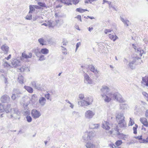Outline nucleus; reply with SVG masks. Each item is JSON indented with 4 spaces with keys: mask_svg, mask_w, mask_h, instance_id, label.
Returning a JSON list of instances; mask_svg holds the SVG:
<instances>
[{
    "mask_svg": "<svg viewBox=\"0 0 148 148\" xmlns=\"http://www.w3.org/2000/svg\"><path fill=\"white\" fill-rule=\"evenodd\" d=\"M126 104H121L120 105V108L121 109H123L126 107Z\"/></svg>",
    "mask_w": 148,
    "mask_h": 148,
    "instance_id": "5fc2aeb1",
    "label": "nucleus"
},
{
    "mask_svg": "<svg viewBox=\"0 0 148 148\" xmlns=\"http://www.w3.org/2000/svg\"><path fill=\"white\" fill-rule=\"evenodd\" d=\"M11 64L12 68H16L19 66H21V63L20 60L16 59H15L12 60Z\"/></svg>",
    "mask_w": 148,
    "mask_h": 148,
    "instance_id": "0eeeda50",
    "label": "nucleus"
},
{
    "mask_svg": "<svg viewBox=\"0 0 148 148\" xmlns=\"http://www.w3.org/2000/svg\"><path fill=\"white\" fill-rule=\"evenodd\" d=\"M68 43V42L65 39H63L62 43L63 44V45H64V46L66 45Z\"/></svg>",
    "mask_w": 148,
    "mask_h": 148,
    "instance_id": "603ef678",
    "label": "nucleus"
},
{
    "mask_svg": "<svg viewBox=\"0 0 148 148\" xmlns=\"http://www.w3.org/2000/svg\"><path fill=\"white\" fill-rule=\"evenodd\" d=\"M84 82L85 83H87L89 84H92V80L87 73H84Z\"/></svg>",
    "mask_w": 148,
    "mask_h": 148,
    "instance_id": "ddd939ff",
    "label": "nucleus"
},
{
    "mask_svg": "<svg viewBox=\"0 0 148 148\" xmlns=\"http://www.w3.org/2000/svg\"><path fill=\"white\" fill-rule=\"evenodd\" d=\"M3 65L4 67L8 69H10L11 67V66L10 65L8 64L7 62H5L3 64Z\"/></svg>",
    "mask_w": 148,
    "mask_h": 148,
    "instance_id": "58836bf2",
    "label": "nucleus"
},
{
    "mask_svg": "<svg viewBox=\"0 0 148 148\" xmlns=\"http://www.w3.org/2000/svg\"><path fill=\"white\" fill-rule=\"evenodd\" d=\"M140 121L145 126L148 127V122L147 119L145 118H141Z\"/></svg>",
    "mask_w": 148,
    "mask_h": 148,
    "instance_id": "6ab92c4d",
    "label": "nucleus"
},
{
    "mask_svg": "<svg viewBox=\"0 0 148 148\" xmlns=\"http://www.w3.org/2000/svg\"><path fill=\"white\" fill-rule=\"evenodd\" d=\"M49 52L48 49L46 48L42 49L40 50V53L46 55L49 53Z\"/></svg>",
    "mask_w": 148,
    "mask_h": 148,
    "instance_id": "cd10ccee",
    "label": "nucleus"
},
{
    "mask_svg": "<svg viewBox=\"0 0 148 148\" xmlns=\"http://www.w3.org/2000/svg\"><path fill=\"white\" fill-rule=\"evenodd\" d=\"M79 1V0H73V3L74 4H77Z\"/></svg>",
    "mask_w": 148,
    "mask_h": 148,
    "instance_id": "680f3d73",
    "label": "nucleus"
},
{
    "mask_svg": "<svg viewBox=\"0 0 148 148\" xmlns=\"http://www.w3.org/2000/svg\"><path fill=\"white\" fill-rule=\"evenodd\" d=\"M72 114L73 115L78 114L79 113L75 111H74L72 112Z\"/></svg>",
    "mask_w": 148,
    "mask_h": 148,
    "instance_id": "774afa93",
    "label": "nucleus"
},
{
    "mask_svg": "<svg viewBox=\"0 0 148 148\" xmlns=\"http://www.w3.org/2000/svg\"><path fill=\"white\" fill-rule=\"evenodd\" d=\"M24 88L30 93H32L33 92L32 88L30 86H25Z\"/></svg>",
    "mask_w": 148,
    "mask_h": 148,
    "instance_id": "393cba45",
    "label": "nucleus"
},
{
    "mask_svg": "<svg viewBox=\"0 0 148 148\" xmlns=\"http://www.w3.org/2000/svg\"><path fill=\"white\" fill-rule=\"evenodd\" d=\"M86 133L87 134V136H88L89 139L90 140L95 136V135L94 132L92 131H90Z\"/></svg>",
    "mask_w": 148,
    "mask_h": 148,
    "instance_id": "412c9836",
    "label": "nucleus"
},
{
    "mask_svg": "<svg viewBox=\"0 0 148 148\" xmlns=\"http://www.w3.org/2000/svg\"><path fill=\"white\" fill-rule=\"evenodd\" d=\"M109 38L112 40L115 41L118 38L117 36L116 35L114 36V35H111L110 34L109 35Z\"/></svg>",
    "mask_w": 148,
    "mask_h": 148,
    "instance_id": "7c9ffc66",
    "label": "nucleus"
},
{
    "mask_svg": "<svg viewBox=\"0 0 148 148\" xmlns=\"http://www.w3.org/2000/svg\"><path fill=\"white\" fill-rule=\"evenodd\" d=\"M19 97H17V95L15 93L13 94L11 97V98L13 100H15L16 98Z\"/></svg>",
    "mask_w": 148,
    "mask_h": 148,
    "instance_id": "864d4df0",
    "label": "nucleus"
},
{
    "mask_svg": "<svg viewBox=\"0 0 148 148\" xmlns=\"http://www.w3.org/2000/svg\"><path fill=\"white\" fill-rule=\"evenodd\" d=\"M121 20L124 23L125 25H126L127 26L129 25V21L127 20H125L124 18L122 17L121 16L120 17Z\"/></svg>",
    "mask_w": 148,
    "mask_h": 148,
    "instance_id": "c756f323",
    "label": "nucleus"
},
{
    "mask_svg": "<svg viewBox=\"0 0 148 148\" xmlns=\"http://www.w3.org/2000/svg\"><path fill=\"white\" fill-rule=\"evenodd\" d=\"M134 123V121H133L132 119L131 118H130V120L128 124V125L130 126H132V125Z\"/></svg>",
    "mask_w": 148,
    "mask_h": 148,
    "instance_id": "09e8293b",
    "label": "nucleus"
},
{
    "mask_svg": "<svg viewBox=\"0 0 148 148\" xmlns=\"http://www.w3.org/2000/svg\"><path fill=\"white\" fill-rule=\"evenodd\" d=\"M22 114L24 115H28L30 114L29 110L27 106L25 107L24 110L22 112Z\"/></svg>",
    "mask_w": 148,
    "mask_h": 148,
    "instance_id": "5701e85b",
    "label": "nucleus"
},
{
    "mask_svg": "<svg viewBox=\"0 0 148 148\" xmlns=\"http://www.w3.org/2000/svg\"><path fill=\"white\" fill-rule=\"evenodd\" d=\"M86 146L87 148H94L95 147V145L89 142L86 144Z\"/></svg>",
    "mask_w": 148,
    "mask_h": 148,
    "instance_id": "c85d7f7f",
    "label": "nucleus"
},
{
    "mask_svg": "<svg viewBox=\"0 0 148 148\" xmlns=\"http://www.w3.org/2000/svg\"><path fill=\"white\" fill-rule=\"evenodd\" d=\"M22 56L23 58H31L32 57V54L31 53H29V55H27L26 53H22Z\"/></svg>",
    "mask_w": 148,
    "mask_h": 148,
    "instance_id": "4be33fe9",
    "label": "nucleus"
},
{
    "mask_svg": "<svg viewBox=\"0 0 148 148\" xmlns=\"http://www.w3.org/2000/svg\"><path fill=\"white\" fill-rule=\"evenodd\" d=\"M99 126V124H94L93 123H90L89 125V127L90 129H97Z\"/></svg>",
    "mask_w": 148,
    "mask_h": 148,
    "instance_id": "bb28decb",
    "label": "nucleus"
},
{
    "mask_svg": "<svg viewBox=\"0 0 148 148\" xmlns=\"http://www.w3.org/2000/svg\"><path fill=\"white\" fill-rule=\"evenodd\" d=\"M138 53L139 54V55L140 56H142L143 54L144 53V51H143V50H140V51H139V50H138Z\"/></svg>",
    "mask_w": 148,
    "mask_h": 148,
    "instance_id": "4d7b16f0",
    "label": "nucleus"
},
{
    "mask_svg": "<svg viewBox=\"0 0 148 148\" xmlns=\"http://www.w3.org/2000/svg\"><path fill=\"white\" fill-rule=\"evenodd\" d=\"M31 84L34 88L39 90L42 91L43 89V87L40 84L37 83L36 81H32L31 83Z\"/></svg>",
    "mask_w": 148,
    "mask_h": 148,
    "instance_id": "6e6552de",
    "label": "nucleus"
},
{
    "mask_svg": "<svg viewBox=\"0 0 148 148\" xmlns=\"http://www.w3.org/2000/svg\"><path fill=\"white\" fill-rule=\"evenodd\" d=\"M32 116L34 119L38 118L41 116L40 112L36 109H33L31 112Z\"/></svg>",
    "mask_w": 148,
    "mask_h": 148,
    "instance_id": "1a4fd4ad",
    "label": "nucleus"
},
{
    "mask_svg": "<svg viewBox=\"0 0 148 148\" xmlns=\"http://www.w3.org/2000/svg\"><path fill=\"white\" fill-rule=\"evenodd\" d=\"M81 45V43L80 42H77L76 45V48L75 51H76L77 50V49L80 46V45Z\"/></svg>",
    "mask_w": 148,
    "mask_h": 148,
    "instance_id": "bf43d9fd",
    "label": "nucleus"
},
{
    "mask_svg": "<svg viewBox=\"0 0 148 148\" xmlns=\"http://www.w3.org/2000/svg\"><path fill=\"white\" fill-rule=\"evenodd\" d=\"M38 41L40 45L42 46L46 45H47V41L45 40L43 38H39Z\"/></svg>",
    "mask_w": 148,
    "mask_h": 148,
    "instance_id": "aec40b11",
    "label": "nucleus"
},
{
    "mask_svg": "<svg viewBox=\"0 0 148 148\" xmlns=\"http://www.w3.org/2000/svg\"><path fill=\"white\" fill-rule=\"evenodd\" d=\"M29 14L27 15L25 17V19L27 20H31L32 18V15L30 14Z\"/></svg>",
    "mask_w": 148,
    "mask_h": 148,
    "instance_id": "de8ad7c7",
    "label": "nucleus"
},
{
    "mask_svg": "<svg viewBox=\"0 0 148 148\" xmlns=\"http://www.w3.org/2000/svg\"><path fill=\"white\" fill-rule=\"evenodd\" d=\"M109 7L110 8H112V9H114L115 11H117V9L116 8H115L114 6L112 5L111 4H110L109 5Z\"/></svg>",
    "mask_w": 148,
    "mask_h": 148,
    "instance_id": "13d9d810",
    "label": "nucleus"
},
{
    "mask_svg": "<svg viewBox=\"0 0 148 148\" xmlns=\"http://www.w3.org/2000/svg\"><path fill=\"white\" fill-rule=\"evenodd\" d=\"M46 100L45 98L43 97H40L39 99V102L41 106H44L46 103Z\"/></svg>",
    "mask_w": 148,
    "mask_h": 148,
    "instance_id": "2eb2a0df",
    "label": "nucleus"
},
{
    "mask_svg": "<svg viewBox=\"0 0 148 148\" xmlns=\"http://www.w3.org/2000/svg\"><path fill=\"white\" fill-rule=\"evenodd\" d=\"M29 14L32 13V12L35 11V9L34 7V5H30L29 7Z\"/></svg>",
    "mask_w": 148,
    "mask_h": 148,
    "instance_id": "72a5a7b5",
    "label": "nucleus"
},
{
    "mask_svg": "<svg viewBox=\"0 0 148 148\" xmlns=\"http://www.w3.org/2000/svg\"><path fill=\"white\" fill-rule=\"evenodd\" d=\"M25 68V67L23 66L22 67L19 69H18V71L20 72H23L24 71Z\"/></svg>",
    "mask_w": 148,
    "mask_h": 148,
    "instance_id": "8fccbe9b",
    "label": "nucleus"
},
{
    "mask_svg": "<svg viewBox=\"0 0 148 148\" xmlns=\"http://www.w3.org/2000/svg\"><path fill=\"white\" fill-rule=\"evenodd\" d=\"M138 127V125L137 124H135V127H133V129L134 131L133 133L135 134H136L137 133V129Z\"/></svg>",
    "mask_w": 148,
    "mask_h": 148,
    "instance_id": "a19ab883",
    "label": "nucleus"
},
{
    "mask_svg": "<svg viewBox=\"0 0 148 148\" xmlns=\"http://www.w3.org/2000/svg\"><path fill=\"white\" fill-rule=\"evenodd\" d=\"M123 143L122 141L121 140H118L115 142V144L117 146H119Z\"/></svg>",
    "mask_w": 148,
    "mask_h": 148,
    "instance_id": "79ce46f5",
    "label": "nucleus"
},
{
    "mask_svg": "<svg viewBox=\"0 0 148 148\" xmlns=\"http://www.w3.org/2000/svg\"><path fill=\"white\" fill-rule=\"evenodd\" d=\"M4 111L6 113L10 112V115H8L7 116L10 119H16L18 118L17 116H19L20 114V111L16 108L12 109L10 105H8L5 107H4Z\"/></svg>",
    "mask_w": 148,
    "mask_h": 148,
    "instance_id": "f03ea898",
    "label": "nucleus"
},
{
    "mask_svg": "<svg viewBox=\"0 0 148 148\" xmlns=\"http://www.w3.org/2000/svg\"><path fill=\"white\" fill-rule=\"evenodd\" d=\"M88 67L90 71L94 73L95 74H97L98 73L99 71L92 65H89Z\"/></svg>",
    "mask_w": 148,
    "mask_h": 148,
    "instance_id": "a211bd4d",
    "label": "nucleus"
},
{
    "mask_svg": "<svg viewBox=\"0 0 148 148\" xmlns=\"http://www.w3.org/2000/svg\"><path fill=\"white\" fill-rule=\"evenodd\" d=\"M48 92V91L47 92V93L45 94V97L47 100H49L50 101H51V99L50 97V95Z\"/></svg>",
    "mask_w": 148,
    "mask_h": 148,
    "instance_id": "f704fd0d",
    "label": "nucleus"
},
{
    "mask_svg": "<svg viewBox=\"0 0 148 148\" xmlns=\"http://www.w3.org/2000/svg\"><path fill=\"white\" fill-rule=\"evenodd\" d=\"M86 99L87 100H83L81 101H78V105L82 106H88L91 104L93 101V99L91 97L88 98V99Z\"/></svg>",
    "mask_w": 148,
    "mask_h": 148,
    "instance_id": "20e7f679",
    "label": "nucleus"
},
{
    "mask_svg": "<svg viewBox=\"0 0 148 148\" xmlns=\"http://www.w3.org/2000/svg\"><path fill=\"white\" fill-rule=\"evenodd\" d=\"M141 83V86L143 87L148 86V77L146 76L142 77Z\"/></svg>",
    "mask_w": 148,
    "mask_h": 148,
    "instance_id": "f8f14e48",
    "label": "nucleus"
},
{
    "mask_svg": "<svg viewBox=\"0 0 148 148\" xmlns=\"http://www.w3.org/2000/svg\"><path fill=\"white\" fill-rule=\"evenodd\" d=\"M110 147H112V148H115L116 147V146L113 143H111L110 145Z\"/></svg>",
    "mask_w": 148,
    "mask_h": 148,
    "instance_id": "69168bd1",
    "label": "nucleus"
},
{
    "mask_svg": "<svg viewBox=\"0 0 148 148\" xmlns=\"http://www.w3.org/2000/svg\"><path fill=\"white\" fill-rule=\"evenodd\" d=\"M18 82L21 84H23L24 82V77L21 75H19L18 78Z\"/></svg>",
    "mask_w": 148,
    "mask_h": 148,
    "instance_id": "a878e982",
    "label": "nucleus"
},
{
    "mask_svg": "<svg viewBox=\"0 0 148 148\" xmlns=\"http://www.w3.org/2000/svg\"><path fill=\"white\" fill-rule=\"evenodd\" d=\"M66 101L68 103H69V104H70V107H71L72 108H74V105L71 102H70L68 100H66Z\"/></svg>",
    "mask_w": 148,
    "mask_h": 148,
    "instance_id": "6e6d98bb",
    "label": "nucleus"
},
{
    "mask_svg": "<svg viewBox=\"0 0 148 148\" xmlns=\"http://www.w3.org/2000/svg\"><path fill=\"white\" fill-rule=\"evenodd\" d=\"M109 123L107 121H104L103 122L102 127L106 130H109L110 129Z\"/></svg>",
    "mask_w": 148,
    "mask_h": 148,
    "instance_id": "dca6fc26",
    "label": "nucleus"
},
{
    "mask_svg": "<svg viewBox=\"0 0 148 148\" xmlns=\"http://www.w3.org/2000/svg\"><path fill=\"white\" fill-rule=\"evenodd\" d=\"M76 18H77L78 19H79L81 22L82 21L81 20V15H77Z\"/></svg>",
    "mask_w": 148,
    "mask_h": 148,
    "instance_id": "0e129e2a",
    "label": "nucleus"
},
{
    "mask_svg": "<svg viewBox=\"0 0 148 148\" xmlns=\"http://www.w3.org/2000/svg\"><path fill=\"white\" fill-rule=\"evenodd\" d=\"M4 107L2 104H0V113H1L4 111Z\"/></svg>",
    "mask_w": 148,
    "mask_h": 148,
    "instance_id": "3c124183",
    "label": "nucleus"
},
{
    "mask_svg": "<svg viewBox=\"0 0 148 148\" xmlns=\"http://www.w3.org/2000/svg\"><path fill=\"white\" fill-rule=\"evenodd\" d=\"M142 94L145 97V99L148 101V94L145 92H143Z\"/></svg>",
    "mask_w": 148,
    "mask_h": 148,
    "instance_id": "ea45409f",
    "label": "nucleus"
},
{
    "mask_svg": "<svg viewBox=\"0 0 148 148\" xmlns=\"http://www.w3.org/2000/svg\"><path fill=\"white\" fill-rule=\"evenodd\" d=\"M112 30L110 29H106L104 31V33L106 34H107L108 32H110Z\"/></svg>",
    "mask_w": 148,
    "mask_h": 148,
    "instance_id": "e2e57ef3",
    "label": "nucleus"
},
{
    "mask_svg": "<svg viewBox=\"0 0 148 148\" xmlns=\"http://www.w3.org/2000/svg\"><path fill=\"white\" fill-rule=\"evenodd\" d=\"M85 3H91L92 2L90 0H85Z\"/></svg>",
    "mask_w": 148,
    "mask_h": 148,
    "instance_id": "338daca9",
    "label": "nucleus"
},
{
    "mask_svg": "<svg viewBox=\"0 0 148 148\" xmlns=\"http://www.w3.org/2000/svg\"><path fill=\"white\" fill-rule=\"evenodd\" d=\"M76 11L77 12H79L80 13H83L87 11V10L86 9H83L80 8H77L76 9Z\"/></svg>",
    "mask_w": 148,
    "mask_h": 148,
    "instance_id": "c9c22d12",
    "label": "nucleus"
},
{
    "mask_svg": "<svg viewBox=\"0 0 148 148\" xmlns=\"http://www.w3.org/2000/svg\"><path fill=\"white\" fill-rule=\"evenodd\" d=\"M117 136L119 138L122 139H124L125 138V135L123 134H121L119 131H118Z\"/></svg>",
    "mask_w": 148,
    "mask_h": 148,
    "instance_id": "473e14b6",
    "label": "nucleus"
},
{
    "mask_svg": "<svg viewBox=\"0 0 148 148\" xmlns=\"http://www.w3.org/2000/svg\"><path fill=\"white\" fill-rule=\"evenodd\" d=\"M14 92L16 94L17 97H20V95L21 94V92L19 90L17 89L14 90Z\"/></svg>",
    "mask_w": 148,
    "mask_h": 148,
    "instance_id": "2f4dec72",
    "label": "nucleus"
},
{
    "mask_svg": "<svg viewBox=\"0 0 148 148\" xmlns=\"http://www.w3.org/2000/svg\"><path fill=\"white\" fill-rule=\"evenodd\" d=\"M64 4H67L68 5H72L71 0H65Z\"/></svg>",
    "mask_w": 148,
    "mask_h": 148,
    "instance_id": "49530a36",
    "label": "nucleus"
},
{
    "mask_svg": "<svg viewBox=\"0 0 148 148\" xmlns=\"http://www.w3.org/2000/svg\"><path fill=\"white\" fill-rule=\"evenodd\" d=\"M26 118L27 121L28 122L30 123L32 121V119L31 116H29L28 115H27Z\"/></svg>",
    "mask_w": 148,
    "mask_h": 148,
    "instance_id": "c03bdc74",
    "label": "nucleus"
},
{
    "mask_svg": "<svg viewBox=\"0 0 148 148\" xmlns=\"http://www.w3.org/2000/svg\"><path fill=\"white\" fill-rule=\"evenodd\" d=\"M46 59V58L45 57V56L43 55H41L40 57L38 60L40 61H42Z\"/></svg>",
    "mask_w": 148,
    "mask_h": 148,
    "instance_id": "a18cd8bd",
    "label": "nucleus"
},
{
    "mask_svg": "<svg viewBox=\"0 0 148 148\" xmlns=\"http://www.w3.org/2000/svg\"><path fill=\"white\" fill-rule=\"evenodd\" d=\"M101 96L102 94L106 95H108L107 93L110 91L109 88L107 86H103L101 89Z\"/></svg>",
    "mask_w": 148,
    "mask_h": 148,
    "instance_id": "9d476101",
    "label": "nucleus"
},
{
    "mask_svg": "<svg viewBox=\"0 0 148 148\" xmlns=\"http://www.w3.org/2000/svg\"><path fill=\"white\" fill-rule=\"evenodd\" d=\"M1 101L3 103H8L10 101V98L7 95H4L1 99Z\"/></svg>",
    "mask_w": 148,
    "mask_h": 148,
    "instance_id": "4468645a",
    "label": "nucleus"
},
{
    "mask_svg": "<svg viewBox=\"0 0 148 148\" xmlns=\"http://www.w3.org/2000/svg\"><path fill=\"white\" fill-rule=\"evenodd\" d=\"M102 97L104 101L107 102H109L111 99L116 100L119 102H124L122 96L118 92H111L108 94V95L102 94Z\"/></svg>",
    "mask_w": 148,
    "mask_h": 148,
    "instance_id": "f257e3e1",
    "label": "nucleus"
},
{
    "mask_svg": "<svg viewBox=\"0 0 148 148\" xmlns=\"http://www.w3.org/2000/svg\"><path fill=\"white\" fill-rule=\"evenodd\" d=\"M89 137H88V136H87V133H85L83 136V139L85 140H90Z\"/></svg>",
    "mask_w": 148,
    "mask_h": 148,
    "instance_id": "e433bc0d",
    "label": "nucleus"
},
{
    "mask_svg": "<svg viewBox=\"0 0 148 148\" xmlns=\"http://www.w3.org/2000/svg\"><path fill=\"white\" fill-rule=\"evenodd\" d=\"M38 4L41 7H46V5L45 3L39 2L38 3Z\"/></svg>",
    "mask_w": 148,
    "mask_h": 148,
    "instance_id": "37998d69",
    "label": "nucleus"
},
{
    "mask_svg": "<svg viewBox=\"0 0 148 148\" xmlns=\"http://www.w3.org/2000/svg\"><path fill=\"white\" fill-rule=\"evenodd\" d=\"M33 51L36 55L37 56L40 53V50L38 47L34 48L33 49Z\"/></svg>",
    "mask_w": 148,
    "mask_h": 148,
    "instance_id": "b1692460",
    "label": "nucleus"
},
{
    "mask_svg": "<svg viewBox=\"0 0 148 148\" xmlns=\"http://www.w3.org/2000/svg\"><path fill=\"white\" fill-rule=\"evenodd\" d=\"M95 114L94 111L88 110L86 111L84 114V117L86 119H91L93 118Z\"/></svg>",
    "mask_w": 148,
    "mask_h": 148,
    "instance_id": "39448f33",
    "label": "nucleus"
},
{
    "mask_svg": "<svg viewBox=\"0 0 148 148\" xmlns=\"http://www.w3.org/2000/svg\"><path fill=\"white\" fill-rule=\"evenodd\" d=\"M79 98L81 99H82L84 98V95L83 94H80L79 95Z\"/></svg>",
    "mask_w": 148,
    "mask_h": 148,
    "instance_id": "052dcab7",
    "label": "nucleus"
},
{
    "mask_svg": "<svg viewBox=\"0 0 148 148\" xmlns=\"http://www.w3.org/2000/svg\"><path fill=\"white\" fill-rule=\"evenodd\" d=\"M135 138L136 139L138 140L140 143H148V136L147 137L146 139H143V136L141 135L136 136Z\"/></svg>",
    "mask_w": 148,
    "mask_h": 148,
    "instance_id": "9b49d317",
    "label": "nucleus"
},
{
    "mask_svg": "<svg viewBox=\"0 0 148 148\" xmlns=\"http://www.w3.org/2000/svg\"><path fill=\"white\" fill-rule=\"evenodd\" d=\"M1 49L5 54H7L9 50V47L6 45H2L1 47Z\"/></svg>",
    "mask_w": 148,
    "mask_h": 148,
    "instance_id": "f3484780",
    "label": "nucleus"
},
{
    "mask_svg": "<svg viewBox=\"0 0 148 148\" xmlns=\"http://www.w3.org/2000/svg\"><path fill=\"white\" fill-rule=\"evenodd\" d=\"M116 118L119 126L121 128H125L126 123L125 120V117L123 113H117L116 114Z\"/></svg>",
    "mask_w": 148,
    "mask_h": 148,
    "instance_id": "7ed1b4c3",
    "label": "nucleus"
},
{
    "mask_svg": "<svg viewBox=\"0 0 148 148\" xmlns=\"http://www.w3.org/2000/svg\"><path fill=\"white\" fill-rule=\"evenodd\" d=\"M136 60H138L139 62L138 64H140L142 60H140V58L139 57H136L133 58V60L130 61L129 64V67L132 69H134V67L133 66V65L134 63L136 62Z\"/></svg>",
    "mask_w": 148,
    "mask_h": 148,
    "instance_id": "423d86ee",
    "label": "nucleus"
},
{
    "mask_svg": "<svg viewBox=\"0 0 148 148\" xmlns=\"http://www.w3.org/2000/svg\"><path fill=\"white\" fill-rule=\"evenodd\" d=\"M61 47H62L61 50L62 51V52L64 54H67V52H66V49L63 46H61Z\"/></svg>",
    "mask_w": 148,
    "mask_h": 148,
    "instance_id": "4c0bfd02",
    "label": "nucleus"
}]
</instances>
